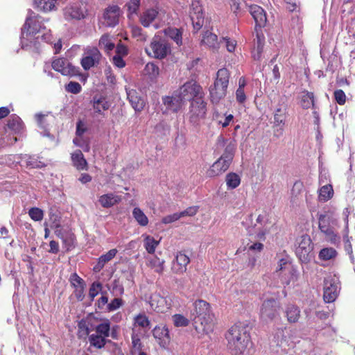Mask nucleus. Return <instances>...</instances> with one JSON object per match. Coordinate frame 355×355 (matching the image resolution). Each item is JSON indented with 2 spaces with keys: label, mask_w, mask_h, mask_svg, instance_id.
<instances>
[{
  "label": "nucleus",
  "mask_w": 355,
  "mask_h": 355,
  "mask_svg": "<svg viewBox=\"0 0 355 355\" xmlns=\"http://www.w3.org/2000/svg\"><path fill=\"white\" fill-rule=\"evenodd\" d=\"M49 19H44L30 12L21 28V44L23 49L37 51L40 35L46 30L44 26Z\"/></svg>",
  "instance_id": "obj_1"
},
{
  "label": "nucleus",
  "mask_w": 355,
  "mask_h": 355,
  "mask_svg": "<svg viewBox=\"0 0 355 355\" xmlns=\"http://www.w3.org/2000/svg\"><path fill=\"white\" fill-rule=\"evenodd\" d=\"M190 313L194 327L198 333L208 334L213 331L214 315L209 303L202 300L195 301Z\"/></svg>",
  "instance_id": "obj_2"
},
{
  "label": "nucleus",
  "mask_w": 355,
  "mask_h": 355,
  "mask_svg": "<svg viewBox=\"0 0 355 355\" xmlns=\"http://www.w3.org/2000/svg\"><path fill=\"white\" fill-rule=\"evenodd\" d=\"M227 347L234 355L243 354L250 342V334L242 324L233 325L226 333Z\"/></svg>",
  "instance_id": "obj_3"
},
{
  "label": "nucleus",
  "mask_w": 355,
  "mask_h": 355,
  "mask_svg": "<svg viewBox=\"0 0 355 355\" xmlns=\"http://www.w3.org/2000/svg\"><path fill=\"white\" fill-rule=\"evenodd\" d=\"M252 221V216H248L245 220L242 222V225L246 227V230L250 236H254L258 240L264 241L266 236L268 235L274 225L272 224L266 215H259L256 223L252 226H247Z\"/></svg>",
  "instance_id": "obj_4"
},
{
  "label": "nucleus",
  "mask_w": 355,
  "mask_h": 355,
  "mask_svg": "<svg viewBox=\"0 0 355 355\" xmlns=\"http://www.w3.org/2000/svg\"><path fill=\"white\" fill-rule=\"evenodd\" d=\"M230 76V73L226 68L217 71L214 83L209 88L211 100L214 103H218L226 96Z\"/></svg>",
  "instance_id": "obj_5"
},
{
  "label": "nucleus",
  "mask_w": 355,
  "mask_h": 355,
  "mask_svg": "<svg viewBox=\"0 0 355 355\" xmlns=\"http://www.w3.org/2000/svg\"><path fill=\"white\" fill-rule=\"evenodd\" d=\"M235 144L230 142L229 143L224 150V153L209 168L207 172L209 177L218 176L225 171H226L234 156Z\"/></svg>",
  "instance_id": "obj_6"
},
{
  "label": "nucleus",
  "mask_w": 355,
  "mask_h": 355,
  "mask_svg": "<svg viewBox=\"0 0 355 355\" xmlns=\"http://www.w3.org/2000/svg\"><path fill=\"white\" fill-rule=\"evenodd\" d=\"M175 91L177 92V95H178L183 101H189L191 102L194 98L205 96L202 87L193 80L186 82Z\"/></svg>",
  "instance_id": "obj_7"
},
{
  "label": "nucleus",
  "mask_w": 355,
  "mask_h": 355,
  "mask_svg": "<svg viewBox=\"0 0 355 355\" xmlns=\"http://www.w3.org/2000/svg\"><path fill=\"white\" fill-rule=\"evenodd\" d=\"M318 220L319 229L324 234L325 239L334 245L339 243L340 237L335 232L334 227L336 220L328 214H324L319 216Z\"/></svg>",
  "instance_id": "obj_8"
},
{
  "label": "nucleus",
  "mask_w": 355,
  "mask_h": 355,
  "mask_svg": "<svg viewBox=\"0 0 355 355\" xmlns=\"http://www.w3.org/2000/svg\"><path fill=\"white\" fill-rule=\"evenodd\" d=\"M207 103L205 101V96L194 98L190 102L189 119V121L193 125H199L200 122L203 120L207 114Z\"/></svg>",
  "instance_id": "obj_9"
},
{
  "label": "nucleus",
  "mask_w": 355,
  "mask_h": 355,
  "mask_svg": "<svg viewBox=\"0 0 355 355\" xmlns=\"http://www.w3.org/2000/svg\"><path fill=\"white\" fill-rule=\"evenodd\" d=\"M279 307V303L275 297L266 298L260 308L261 319L266 322L272 321L278 315Z\"/></svg>",
  "instance_id": "obj_10"
},
{
  "label": "nucleus",
  "mask_w": 355,
  "mask_h": 355,
  "mask_svg": "<svg viewBox=\"0 0 355 355\" xmlns=\"http://www.w3.org/2000/svg\"><path fill=\"white\" fill-rule=\"evenodd\" d=\"M150 48L151 52L148 53L157 59L164 58L171 52L169 44L158 37H153Z\"/></svg>",
  "instance_id": "obj_11"
},
{
  "label": "nucleus",
  "mask_w": 355,
  "mask_h": 355,
  "mask_svg": "<svg viewBox=\"0 0 355 355\" xmlns=\"http://www.w3.org/2000/svg\"><path fill=\"white\" fill-rule=\"evenodd\" d=\"M120 8L117 6H108L103 12L100 23L106 27H114L119 22Z\"/></svg>",
  "instance_id": "obj_12"
},
{
  "label": "nucleus",
  "mask_w": 355,
  "mask_h": 355,
  "mask_svg": "<svg viewBox=\"0 0 355 355\" xmlns=\"http://www.w3.org/2000/svg\"><path fill=\"white\" fill-rule=\"evenodd\" d=\"M101 54L96 47H87L81 59V65L83 68L87 71L92 67L97 65L101 60Z\"/></svg>",
  "instance_id": "obj_13"
},
{
  "label": "nucleus",
  "mask_w": 355,
  "mask_h": 355,
  "mask_svg": "<svg viewBox=\"0 0 355 355\" xmlns=\"http://www.w3.org/2000/svg\"><path fill=\"white\" fill-rule=\"evenodd\" d=\"M64 17L66 20H80L87 16V10L78 3H71L63 10Z\"/></svg>",
  "instance_id": "obj_14"
},
{
  "label": "nucleus",
  "mask_w": 355,
  "mask_h": 355,
  "mask_svg": "<svg viewBox=\"0 0 355 355\" xmlns=\"http://www.w3.org/2000/svg\"><path fill=\"white\" fill-rule=\"evenodd\" d=\"M313 249L310 236L307 234L302 235L296 248V254L302 261H307L310 254Z\"/></svg>",
  "instance_id": "obj_15"
},
{
  "label": "nucleus",
  "mask_w": 355,
  "mask_h": 355,
  "mask_svg": "<svg viewBox=\"0 0 355 355\" xmlns=\"http://www.w3.org/2000/svg\"><path fill=\"white\" fill-rule=\"evenodd\" d=\"M52 67L63 76H75L78 74V68L72 65L67 59L63 58L54 60L52 62Z\"/></svg>",
  "instance_id": "obj_16"
},
{
  "label": "nucleus",
  "mask_w": 355,
  "mask_h": 355,
  "mask_svg": "<svg viewBox=\"0 0 355 355\" xmlns=\"http://www.w3.org/2000/svg\"><path fill=\"white\" fill-rule=\"evenodd\" d=\"M190 18L194 30L199 31L204 24L202 8L200 0H192L190 9Z\"/></svg>",
  "instance_id": "obj_17"
},
{
  "label": "nucleus",
  "mask_w": 355,
  "mask_h": 355,
  "mask_svg": "<svg viewBox=\"0 0 355 355\" xmlns=\"http://www.w3.org/2000/svg\"><path fill=\"white\" fill-rule=\"evenodd\" d=\"M153 335L160 347H167L170 343V336L168 329L165 325L156 326L153 330Z\"/></svg>",
  "instance_id": "obj_18"
},
{
  "label": "nucleus",
  "mask_w": 355,
  "mask_h": 355,
  "mask_svg": "<svg viewBox=\"0 0 355 355\" xmlns=\"http://www.w3.org/2000/svg\"><path fill=\"white\" fill-rule=\"evenodd\" d=\"M163 12H159L155 8H149L146 10L140 15L139 21L144 27H148L150 24L156 19L164 20Z\"/></svg>",
  "instance_id": "obj_19"
},
{
  "label": "nucleus",
  "mask_w": 355,
  "mask_h": 355,
  "mask_svg": "<svg viewBox=\"0 0 355 355\" xmlns=\"http://www.w3.org/2000/svg\"><path fill=\"white\" fill-rule=\"evenodd\" d=\"M285 331L286 329H277L271 342L272 345L280 347L283 352H286L287 347L292 346L285 334Z\"/></svg>",
  "instance_id": "obj_20"
},
{
  "label": "nucleus",
  "mask_w": 355,
  "mask_h": 355,
  "mask_svg": "<svg viewBox=\"0 0 355 355\" xmlns=\"http://www.w3.org/2000/svg\"><path fill=\"white\" fill-rule=\"evenodd\" d=\"M162 101L166 110L173 112H178L184 103L183 100L177 95L176 91L174 92L172 96H165L163 98Z\"/></svg>",
  "instance_id": "obj_21"
},
{
  "label": "nucleus",
  "mask_w": 355,
  "mask_h": 355,
  "mask_svg": "<svg viewBox=\"0 0 355 355\" xmlns=\"http://www.w3.org/2000/svg\"><path fill=\"white\" fill-rule=\"evenodd\" d=\"M249 12L253 17L256 26L263 27L267 21L265 10L258 5H252L249 7Z\"/></svg>",
  "instance_id": "obj_22"
},
{
  "label": "nucleus",
  "mask_w": 355,
  "mask_h": 355,
  "mask_svg": "<svg viewBox=\"0 0 355 355\" xmlns=\"http://www.w3.org/2000/svg\"><path fill=\"white\" fill-rule=\"evenodd\" d=\"M189 262V257L180 252L177 253L175 259L173 261L172 270L176 273H182L186 271L187 266Z\"/></svg>",
  "instance_id": "obj_23"
},
{
  "label": "nucleus",
  "mask_w": 355,
  "mask_h": 355,
  "mask_svg": "<svg viewBox=\"0 0 355 355\" xmlns=\"http://www.w3.org/2000/svg\"><path fill=\"white\" fill-rule=\"evenodd\" d=\"M220 41L218 40V36L209 31H205L201 39V44L205 46L212 51H218L220 47Z\"/></svg>",
  "instance_id": "obj_24"
},
{
  "label": "nucleus",
  "mask_w": 355,
  "mask_h": 355,
  "mask_svg": "<svg viewBox=\"0 0 355 355\" xmlns=\"http://www.w3.org/2000/svg\"><path fill=\"white\" fill-rule=\"evenodd\" d=\"M121 197L114 193H108L99 196L98 202L103 208H110L119 203Z\"/></svg>",
  "instance_id": "obj_25"
},
{
  "label": "nucleus",
  "mask_w": 355,
  "mask_h": 355,
  "mask_svg": "<svg viewBox=\"0 0 355 355\" xmlns=\"http://www.w3.org/2000/svg\"><path fill=\"white\" fill-rule=\"evenodd\" d=\"M128 98L135 111H141L144 107V101L139 95L136 90L126 89Z\"/></svg>",
  "instance_id": "obj_26"
},
{
  "label": "nucleus",
  "mask_w": 355,
  "mask_h": 355,
  "mask_svg": "<svg viewBox=\"0 0 355 355\" xmlns=\"http://www.w3.org/2000/svg\"><path fill=\"white\" fill-rule=\"evenodd\" d=\"M284 313L289 323H296L300 318V309L293 304H289L285 307Z\"/></svg>",
  "instance_id": "obj_27"
},
{
  "label": "nucleus",
  "mask_w": 355,
  "mask_h": 355,
  "mask_svg": "<svg viewBox=\"0 0 355 355\" xmlns=\"http://www.w3.org/2000/svg\"><path fill=\"white\" fill-rule=\"evenodd\" d=\"M326 282L324 288V300L327 303L335 301L338 296V287L336 284Z\"/></svg>",
  "instance_id": "obj_28"
},
{
  "label": "nucleus",
  "mask_w": 355,
  "mask_h": 355,
  "mask_svg": "<svg viewBox=\"0 0 355 355\" xmlns=\"http://www.w3.org/2000/svg\"><path fill=\"white\" fill-rule=\"evenodd\" d=\"M93 109L95 113L102 114V112L107 110L110 107V103L105 98L102 96H94L92 100Z\"/></svg>",
  "instance_id": "obj_29"
},
{
  "label": "nucleus",
  "mask_w": 355,
  "mask_h": 355,
  "mask_svg": "<svg viewBox=\"0 0 355 355\" xmlns=\"http://www.w3.org/2000/svg\"><path fill=\"white\" fill-rule=\"evenodd\" d=\"M164 260L157 257H146V266L157 273H162L164 270Z\"/></svg>",
  "instance_id": "obj_30"
},
{
  "label": "nucleus",
  "mask_w": 355,
  "mask_h": 355,
  "mask_svg": "<svg viewBox=\"0 0 355 355\" xmlns=\"http://www.w3.org/2000/svg\"><path fill=\"white\" fill-rule=\"evenodd\" d=\"M264 43V35L262 33H257L256 40H254V47L252 51V56L254 60H258L261 58Z\"/></svg>",
  "instance_id": "obj_31"
},
{
  "label": "nucleus",
  "mask_w": 355,
  "mask_h": 355,
  "mask_svg": "<svg viewBox=\"0 0 355 355\" xmlns=\"http://www.w3.org/2000/svg\"><path fill=\"white\" fill-rule=\"evenodd\" d=\"M286 119V108L280 106L275 109L274 112V124L275 126H280L281 130H283V126L285 125Z\"/></svg>",
  "instance_id": "obj_32"
},
{
  "label": "nucleus",
  "mask_w": 355,
  "mask_h": 355,
  "mask_svg": "<svg viewBox=\"0 0 355 355\" xmlns=\"http://www.w3.org/2000/svg\"><path fill=\"white\" fill-rule=\"evenodd\" d=\"M71 160L73 166L77 169L83 170L86 168L87 163L81 150H77L73 153L71 154Z\"/></svg>",
  "instance_id": "obj_33"
},
{
  "label": "nucleus",
  "mask_w": 355,
  "mask_h": 355,
  "mask_svg": "<svg viewBox=\"0 0 355 355\" xmlns=\"http://www.w3.org/2000/svg\"><path fill=\"white\" fill-rule=\"evenodd\" d=\"M144 237V247L148 253L153 254L159 244V240L155 239L150 235L143 234Z\"/></svg>",
  "instance_id": "obj_34"
},
{
  "label": "nucleus",
  "mask_w": 355,
  "mask_h": 355,
  "mask_svg": "<svg viewBox=\"0 0 355 355\" xmlns=\"http://www.w3.org/2000/svg\"><path fill=\"white\" fill-rule=\"evenodd\" d=\"M286 272L287 273L282 277V282L286 285H294L298 280L299 272L293 267L289 268Z\"/></svg>",
  "instance_id": "obj_35"
},
{
  "label": "nucleus",
  "mask_w": 355,
  "mask_h": 355,
  "mask_svg": "<svg viewBox=\"0 0 355 355\" xmlns=\"http://www.w3.org/2000/svg\"><path fill=\"white\" fill-rule=\"evenodd\" d=\"M164 33L166 36L173 40L178 46L182 44V33L180 29L169 27L165 29Z\"/></svg>",
  "instance_id": "obj_36"
},
{
  "label": "nucleus",
  "mask_w": 355,
  "mask_h": 355,
  "mask_svg": "<svg viewBox=\"0 0 355 355\" xmlns=\"http://www.w3.org/2000/svg\"><path fill=\"white\" fill-rule=\"evenodd\" d=\"M319 200L322 202H327L334 196V189L331 184H325L319 189Z\"/></svg>",
  "instance_id": "obj_37"
},
{
  "label": "nucleus",
  "mask_w": 355,
  "mask_h": 355,
  "mask_svg": "<svg viewBox=\"0 0 355 355\" xmlns=\"http://www.w3.org/2000/svg\"><path fill=\"white\" fill-rule=\"evenodd\" d=\"M55 1V0H35V3L40 10L47 12L56 9Z\"/></svg>",
  "instance_id": "obj_38"
},
{
  "label": "nucleus",
  "mask_w": 355,
  "mask_h": 355,
  "mask_svg": "<svg viewBox=\"0 0 355 355\" xmlns=\"http://www.w3.org/2000/svg\"><path fill=\"white\" fill-rule=\"evenodd\" d=\"M213 117L217 123L221 125L223 128L227 127L234 119V116L231 114L220 115L218 112L214 113Z\"/></svg>",
  "instance_id": "obj_39"
},
{
  "label": "nucleus",
  "mask_w": 355,
  "mask_h": 355,
  "mask_svg": "<svg viewBox=\"0 0 355 355\" xmlns=\"http://www.w3.org/2000/svg\"><path fill=\"white\" fill-rule=\"evenodd\" d=\"M20 158L21 162H25L27 166H30L31 168H40L44 166V164L37 160L35 156L22 155Z\"/></svg>",
  "instance_id": "obj_40"
},
{
  "label": "nucleus",
  "mask_w": 355,
  "mask_h": 355,
  "mask_svg": "<svg viewBox=\"0 0 355 355\" xmlns=\"http://www.w3.org/2000/svg\"><path fill=\"white\" fill-rule=\"evenodd\" d=\"M89 342L91 346L101 349L106 343V338L97 334H92L89 336Z\"/></svg>",
  "instance_id": "obj_41"
},
{
  "label": "nucleus",
  "mask_w": 355,
  "mask_h": 355,
  "mask_svg": "<svg viewBox=\"0 0 355 355\" xmlns=\"http://www.w3.org/2000/svg\"><path fill=\"white\" fill-rule=\"evenodd\" d=\"M7 126L11 130L17 132L22 128V121L18 116L13 114L9 117Z\"/></svg>",
  "instance_id": "obj_42"
},
{
  "label": "nucleus",
  "mask_w": 355,
  "mask_h": 355,
  "mask_svg": "<svg viewBox=\"0 0 355 355\" xmlns=\"http://www.w3.org/2000/svg\"><path fill=\"white\" fill-rule=\"evenodd\" d=\"M132 216L136 221L141 226H146L148 224V218L144 213V211L139 207L134 208L132 211Z\"/></svg>",
  "instance_id": "obj_43"
},
{
  "label": "nucleus",
  "mask_w": 355,
  "mask_h": 355,
  "mask_svg": "<svg viewBox=\"0 0 355 355\" xmlns=\"http://www.w3.org/2000/svg\"><path fill=\"white\" fill-rule=\"evenodd\" d=\"M225 181L227 188L234 189L239 186L241 178L236 173H230L226 175Z\"/></svg>",
  "instance_id": "obj_44"
},
{
  "label": "nucleus",
  "mask_w": 355,
  "mask_h": 355,
  "mask_svg": "<svg viewBox=\"0 0 355 355\" xmlns=\"http://www.w3.org/2000/svg\"><path fill=\"white\" fill-rule=\"evenodd\" d=\"M95 330L96 334L101 335L105 338L110 336V322L108 320H106L96 326Z\"/></svg>",
  "instance_id": "obj_45"
},
{
  "label": "nucleus",
  "mask_w": 355,
  "mask_h": 355,
  "mask_svg": "<svg viewBox=\"0 0 355 355\" xmlns=\"http://www.w3.org/2000/svg\"><path fill=\"white\" fill-rule=\"evenodd\" d=\"M301 106L304 109L314 107V95L312 92H304L302 96Z\"/></svg>",
  "instance_id": "obj_46"
},
{
  "label": "nucleus",
  "mask_w": 355,
  "mask_h": 355,
  "mask_svg": "<svg viewBox=\"0 0 355 355\" xmlns=\"http://www.w3.org/2000/svg\"><path fill=\"white\" fill-rule=\"evenodd\" d=\"M35 119L37 121V125L42 130H44V133L43 134V136H49V133L47 131V127H48V121L46 118L48 117V114H36Z\"/></svg>",
  "instance_id": "obj_47"
},
{
  "label": "nucleus",
  "mask_w": 355,
  "mask_h": 355,
  "mask_svg": "<svg viewBox=\"0 0 355 355\" xmlns=\"http://www.w3.org/2000/svg\"><path fill=\"white\" fill-rule=\"evenodd\" d=\"M337 252L333 248H324L319 252V258L324 261H328L336 257Z\"/></svg>",
  "instance_id": "obj_48"
},
{
  "label": "nucleus",
  "mask_w": 355,
  "mask_h": 355,
  "mask_svg": "<svg viewBox=\"0 0 355 355\" xmlns=\"http://www.w3.org/2000/svg\"><path fill=\"white\" fill-rule=\"evenodd\" d=\"M159 67L154 63H148L144 68V73L150 79L156 78L159 75Z\"/></svg>",
  "instance_id": "obj_49"
},
{
  "label": "nucleus",
  "mask_w": 355,
  "mask_h": 355,
  "mask_svg": "<svg viewBox=\"0 0 355 355\" xmlns=\"http://www.w3.org/2000/svg\"><path fill=\"white\" fill-rule=\"evenodd\" d=\"M94 328L89 327V320H82L78 323V333L80 336H87Z\"/></svg>",
  "instance_id": "obj_50"
},
{
  "label": "nucleus",
  "mask_w": 355,
  "mask_h": 355,
  "mask_svg": "<svg viewBox=\"0 0 355 355\" xmlns=\"http://www.w3.org/2000/svg\"><path fill=\"white\" fill-rule=\"evenodd\" d=\"M99 46L109 52L114 48V44L112 42L109 35L105 34L101 36L99 40Z\"/></svg>",
  "instance_id": "obj_51"
},
{
  "label": "nucleus",
  "mask_w": 355,
  "mask_h": 355,
  "mask_svg": "<svg viewBox=\"0 0 355 355\" xmlns=\"http://www.w3.org/2000/svg\"><path fill=\"white\" fill-rule=\"evenodd\" d=\"M117 250L116 249H112L109 250L106 254L101 255L98 259V265L101 268H103L106 263L112 259L116 254Z\"/></svg>",
  "instance_id": "obj_52"
},
{
  "label": "nucleus",
  "mask_w": 355,
  "mask_h": 355,
  "mask_svg": "<svg viewBox=\"0 0 355 355\" xmlns=\"http://www.w3.org/2000/svg\"><path fill=\"white\" fill-rule=\"evenodd\" d=\"M172 320L174 325L177 327H187L189 321V320L181 314H175L172 316Z\"/></svg>",
  "instance_id": "obj_53"
},
{
  "label": "nucleus",
  "mask_w": 355,
  "mask_h": 355,
  "mask_svg": "<svg viewBox=\"0 0 355 355\" xmlns=\"http://www.w3.org/2000/svg\"><path fill=\"white\" fill-rule=\"evenodd\" d=\"M132 345V354H135L137 352L142 350V344L139 336L132 331L131 335Z\"/></svg>",
  "instance_id": "obj_54"
},
{
  "label": "nucleus",
  "mask_w": 355,
  "mask_h": 355,
  "mask_svg": "<svg viewBox=\"0 0 355 355\" xmlns=\"http://www.w3.org/2000/svg\"><path fill=\"white\" fill-rule=\"evenodd\" d=\"M28 214L35 221H40L44 216L43 211L37 207H33L29 209Z\"/></svg>",
  "instance_id": "obj_55"
},
{
  "label": "nucleus",
  "mask_w": 355,
  "mask_h": 355,
  "mask_svg": "<svg viewBox=\"0 0 355 355\" xmlns=\"http://www.w3.org/2000/svg\"><path fill=\"white\" fill-rule=\"evenodd\" d=\"M102 284L99 282H94L90 286L89 291V295L92 300L101 291Z\"/></svg>",
  "instance_id": "obj_56"
},
{
  "label": "nucleus",
  "mask_w": 355,
  "mask_h": 355,
  "mask_svg": "<svg viewBox=\"0 0 355 355\" xmlns=\"http://www.w3.org/2000/svg\"><path fill=\"white\" fill-rule=\"evenodd\" d=\"M140 1L141 0H130V1L127 3L126 6L128 8L129 16L137 14L140 6Z\"/></svg>",
  "instance_id": "obj_57"
},
{
  "label": "nucleus",
  "mask_w": 355,
  "mask_h": 355,
  "mask_svg": "<svg viewBox=\"0 0 355 355\" xmlns=\"http://www.w3.org/2000/svg\"><path fill=\"white\" fill-rule=\"evenodd\" d=\"M70 282L71 285L75 288L85 286L84 280L80 278L76 273L71 274L70 276Z\"/></svg>",
  "instance_id": "obj_58"
},
{
  "label": "nucleus",
  "mask_w": 355,
  "mask_h": 355,
  "mask_svg": "<svg viewBox=\"0 0 355 355\" xmlns=\"http://www.w3.org/2000/svg\"><path fill=\"white\" fill-rule=\"evenodd\" d=\"M225 42L227 50L232 53L234 52L236 46V42L234 39L228 37H224L220 40V43Z\"/></svg>",
  "instance_id": "obj_59"
},
{
  "label": "nucleus",
  "mask_w": 355,
  "mask_h": 355,
  "mask_svg": "<svg viewBox=\"0 0 355 355\" xmlns=\"http://www.w3.org/2000/svg\"><path fill=\"white\" fill-rule=\"evenodd\" d=\"M149 323L148 318L144 314H139L135 318V325L146 327L149 325Z\"/></svg>",
  "instance_id": "obj_60"
},
{
  "label": "nucleus",
  "mask_w": 355,
  "mask_h": 355,
  "mask_svg": "<svg viewBox=\"0 0 355 355\" xmlns=\"http://www.w3.org/2000/svg\"><path fill=\"white\" fill-rule=\"evenodd\" d=\"M68 92L76 94L80 92L82 87L81 85L77 82H70L66 87Z\"/></svg>",
  "instance_id": "obj_61"
},
{
  "label": "nucleus",
  "mask_w": 355,
  "mask_h": 355,
  "mask_svg": "<svg viewBox=\"0 0 355 355\" xmlns=\"http://www.w3.org/2000/svg\"><path fill=\"white\" fill-rule=\"evenodd\" d=\"M334 98L337 103L343 105L346 102V95L342 89H336L334 92Z\"/></svg>",
  "instance_id": "obj_62"
},
{
  "label": "nucleus",
  "mask_w": 355,
  "mask_h": 355,
  "mask_svg": "<svg viewBox=\"0 0 355 355\" xmlns=\"http://www.w3.org/2000/svg\"><path fill=\"white\" fill-rule=\"evenodd\" d=\"M123 305V300L121 298H114L110 303L107 304V309L110 311H113Z\"/></svg>",
  "instance_id": "obj_63"
},
{
  "label": "nucleus",
  "mask_w": 355,
  "mask_h": 355,
  "mask_svg": "<svg viewBox=\"0 0 355 355\" xmlns=\"http://www.w3.org/2000/svg\"><path fill=\"white\" fill-rule=\"evenodd\" d=\"M40 40H44L46 43L53 44L55 40L53 37L51 30H45L40 35Z\"/></svg>",
  "instance_id": "obj_64"
}]
</instances>
